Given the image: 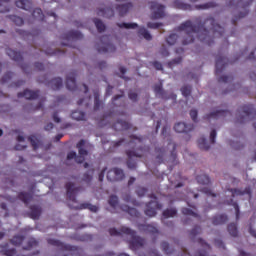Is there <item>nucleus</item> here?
<instances>
[{
    "mask_svg": "<svg viewBox=\"0 0 256 256\" xmlns=\"http://www.w3.org/2000/svg\"><path fill=\"white\" fill-rule=\"evenodd\" d=\"M176 31H185L186 36L182 40L184 45L193 43L196 35L201 43L211 47L212 43H215V37H223L225 28L217 24L213 17L207 18L204 22L201 17H196L193 21L187 20L180 24Z\"/></svg>",
    "mask_w": 256,
    "mask_h": 256,
    "instance_id": "nucleus-1",
    "label": "nucleus"
},
{
    "mask_svg": "<svg viewBox=\"0 0 256 256\" xmlns=\"http://www.w3.org/2000/svg\"><path fill=\"white\" fill-rule=\"evenodd\" d=\"M123 95H116L112 99V111L106 112L102 119L99 121L100 127H110L111 129H114V131H127V129H131V124L127 121L123 120H117L115 122V119L117 117H123L126 115L124 111L118 110L115 107H117V101L121 99Z\"/></svg>",
    "mask_w": 256,
    "mask_h": 256,
    "instance_id": "nucleus-2",
    "label": "nucleus"
},
{
    "mask_svg": "<svg viewBox=\"0 0 256 256\" xmlns=\"http://www.w3.org/2000/svg\"><path fill=\"white\" fill-rule=\"evenodd\" d=\"M131 141L129 142V145H135V148H132L130 150L126 151L127 155V167L128 169L135 170L137 169V160L141 159L145 155V153L149 152V147L141 146V143H143L142 138H138L135 136H131ZM137 143L139 144L137 147Z\"/></svg>",
    "mask_w": 256,
    "mask_h": 256,
    "instance_id": "nucleus-3",
    "label": "nucleus"
},
{
    "mask_svg": "<svg viewBox=\"0 0 256 256\" xmlns=\"http://www.w3.org/2000/svg\"><path fill=\"white\" fill-rule=\"evenodd\" d=\"M109 233L112 237H119V235H128L130 237L129 246L132 251H137V249H141V247H144L145 245V239L137 236V232L129 227L122 226L120 230L110 228Z\"/></svg>",
    "mask_w": 256,
    "mask_h": 256,
    "instance_id": "nucleus-4",
    "label": "nucleus"
},
{
    "mask_svg": "<svg viewBox=\"0 0 256 256\" xmlns=\"http://www.w3.org/2000/svg\"><path fill=\"white\" fill-rule=\"evenodd\" d=\"M240 113H243V115L238 118V123H245V121H253V119H256V110L252 104L242 106Z\"/></svg>",
    "mask_w": 256,
    "mask_h": 256,
    "instance_id": "nucleus-5",
    "label": "nucleus"
},
{
    "mask_svg": "<svg viewBox=\"0 0 256 256\" xmlns=\"http://www.w3.org/2000/svg\"><path fill=\"white\" fill-rule=\"evenodd\" d=\"M96 49L98 53H115L117 50L115 45L110 42L109 36H102L100 38V43L96 45Z\"/></svg>",
    "mask_w": 256,
    "mask_h": 256,
    "instance_id": "nucleus-6",
    "label": "nucleus"
},
{
    "mask_svg": "<svg viewBox=\"0 0 256 256\" xmlns=\"http://www.w3.org/2000/svg\"><path fill=\"white\" fill-rule=\"evenodd\" d=\"M154 200L150 201L148 204H146V210L144 211L145 215L147 217H155L157 215V211L159 209H162L163 205L157 201V197L155 195L151 196Z\"/></svg>",
    "mask_w": 256,
    "mask_h": 256,
    "instance_id": "nucleus-7",
    "label": "nucleus"
},
{
    "mask_svg": "<svg viewBox=\"0 0 256 256\" xmlns=\"http://www.w3.org/2000/svg\"><path fill=\"white\" fill-rule=\"evenodd\" d=\"M65 188H66V195L69 201H72V203H77V197L75 195H77L79 191H83V187L81 186L75 187V184L73 182H67L65 185Z\"/></svg>",
    "mask_w": 256,
    "mask_h": 256,
    "instance_id": "nucleus-8",
    "label": "nucleus"
},
{
    "mask_svg": "<svg viewBox=\"0 0 256 256\" xmlns=\"http://www.w3.org/2000/svg\"><path fill=\"white\" fill-rule=\"evenodd\" d=\"M150 9L153 11L151 19H163V17H165V5L157 2H151Z\"/></svg>",
    "mask_w": 256,
    "mask_h": 256,
    "instance_id": "nucleus-9",
    "label": "nucleus"
},
{
    "mask_svg": "<svg viewBox=\"0 0 256 256\" xmlns=\"http://www.w3.org/2000/svg\"><path fill=\"white\" fill-rule=\"evenodd\" d=\"M107 179L111 183H115V181H123L125 179V172L120 168H112L107 172Z\"/></svg>",
    "mask_w": 256,
    "mask_h": 256,
    "instance_id": "nucleus-10",
    "label": "nucleus"
},
{
    "mask_svg": "<svg viewBox=\"0 0 256 256\" xmlns=\"http://www.w3.org/2000/svg\"><path fill=\"white\" fill-rule=\"evenodd\" d=\"M139 231H144V233H148V235H151V237L157 238L159 237V229L156 228L153 224H139L138 225Z\"/></svg>",
    "mask_w": 256,
    "mask_h": 256,
    "instance_id": "nucleus-11",
    "label": "nucleus"
},
{
    "mask_svg": "<svg viewBox=\"0 0 256 256\" xmlns=\"http://www.w3.org/2000/svg\"><path fill=\"white\" fill-rule=\"evenodd\" d=\"M77 72L73 71L70 72L66 77V88L68 91H77Z\"/></svg>",
    "mask_w": 256,
    "mask_h": 256,
    "instance_id": "nucleus-12",
    "label": "nucleus"
},
{
    "mask_svg": "<svg viewBox=\"0 0 256 256\" xmlns=\"http://www.w3.org/2000/svg\"><path fill=\"white\" fill-rule=\"evenodd\" d=\"M195 129L193 124H187L185 122H178L174 125V131L176 133H191Z\"/></svg>",
    "mask_w": 256,
    "mask_h": 256,
    "instance_id": "nucleus-13",
    "label": "nucleus"
},
{
    "mask_svg": "<svg viewBox=\"0 0 256 256\" xmlns=\"http://www.w3.org/2000/svg\"><path fill=\"white\" fill-rule=\"evenodd\" d=\"M227 63H229V60L225 56H219L216 58V75H221L223 71L225 70V67H227Z\"/></svg>",
    "mask_w": 256,
    "mask_h": 256,
    "instance_id": "nucleus-14",
    "label": "nucleus"
},
{
    "mask_svg": "<svg viewBox=\"0 0 256 256\" xmlns=\"http://www.w3.org/2000/svg\"><path fill=\"white\" fill-rule=\"evenodd\" d=\"M17 97L19 99H21V97H25V99L33 101L39 98V90L33 91V90L25 89L23 92H19L17 94Z\"/></svg>",
    "mask_w": 256,
    "mask_h": 256,
    "instance_id": "nucleus-15",
    "label": "nucleus"
},
{
    "mask_svg": "<svg viewBox=\"0 0 256 256\" xmlns=\"http://www.w3.org/2000/svg\"><path fill=\"white\" fill-rule=\"evenodd\" d=\"M228 115H231L229 110H216L206 115L205 119H207V121H211V119H221V117H227Z\"/></svg>",
    "mask_w": 256,
    "mask_h": 256,
    "instance_id": "nucleus-16",
    "label": "nucleus"
},
{
    "mask_svg": "<svg viewBox=\"0 0 256 256\" xmlns=\"http://www.w3.org/2000/svg\"><path fill=\"white\" fill-rule=\"evenodd\" d=\"M97 15L99 17H105L106 19H111V17H115V11L111 7H102V8H98Z\"/></svg>",
    "mask_w": 256,
    "mask_h": 256,
    "instance_id": "nucleus-17",
    "label": "nucleus"
},
{
    "mask_svg": "<svg viewBox=\"0 0 256 256\" xmlns=\"http://www.w3.org/2000/svg\"><path fill=\"white\" fill-rule=\"evenodd\" d=\"M230 193H232V198L234 197H242V195H248L249 199H251V187H246L243 189H229Z\"/></svg>",
    "mask_w": 256,
    "mask_h": 256,
    "instance_id": "nucleus-18",
    "label": "nucleus"
},
{
    "mask_svg": "<svg viewBox=\"0 0 256 256\" xmlns=\"http://www.w3.org/2000/svg\"><path fill=\"white\" fill-rule=\"evenodd\" d=\"M63 39H65V41H77L83 39V34L79 31L71 30L64 34Z\"/></svg>",
    "mask_w": 256,
    "mask_h": 256,
    "instance_id": "nucleus-19",
    "label": "nucleus"
},
{
    "mask_svg": "<svg viewBox=\"0 0 256 256\" xmlns=\"http://www.w3.org/2000/svg\"><path fill=\"white\" fill-rule=\"evenodd\" d=\"M133 9L132 3H126L116 6V10L118 11L120 17H125Z\"/></svg>",
    "mask_w": 256,
    "mask_h": 256,
    "instance_id": "nucleus-20",
    "label": "nucleus"
},
{
    "mask_svg": "<svg viewBox=\"0 0 256 256\" xmlns=\"http://www.w3.org/2000/svg\"><path fill=\"white\" fill-rule=\"evenodd\" d=\"M0 253L5 256H15L17 255V249L9 248V244L0 245Z\"/></svg>",
    "mask_w": 256,
    "mask_h": 256,
    "instance_id": "nucleus-21",
    "label": "nucleus"
},
{
    "mask_svg": "<svg viewBox=\"0 0 256 256\" xmlns=\"http://www.w3.org/2000/svg\"><path fill=\"white\" fill-rule=\"evenodd\" d=\"M15 5L19 9H24V11H31L33 9V2L29 0H17Z\"/></svg>",
    "mask_w": 256,
    "mask_h": 256,
    "instance_id": "nucleus-22",
    "label": "nucleus"
},
{
    "mask_svg": "<svg viewBox=\"0 0 256 256\" xmlns=\"http://www.w3.org/2000/svg\"><path fill=\"white\" fill-rule=\"evenodd\" d=\"M120 209L125 213H128L130 217H136V218L141 217V213H139L137 209L129 207V205L123 204L120 206Z\"/></svg>",
    "mask_w": 256,
    "mask_h": 256,
    "instance_id": "nucleus-23",
    "label": "nucleus"
},
{
    "mask_svg": "<svg viewBox=\"0 0 256 256\" xmlns=\"http://www.w3.org/2000/svg\"><path fill=\"white\" fill-rule=\"evenodd\" d=\"M154 93L156 95V97H159L160 99H169V97H167V93L163 90V84H156L154 86Z\"/></svg>",
    "mask_w": 256,
    "mask_h": 256,
    "instance_id": "nucleus-24",
    "label": "nucleus"
},
{
    "mask_svg": "<svg viewBox=\"0 0 256 256\" xmlns=\"http://www.w3.org/2000/svg\"><path fill=\"white\" fill-rule=\"evenodd\" d=\"M18 199L23 202L24 205H29L33 199V194L29 192L18 193Z\"/></svg>",
    "mask_w": 256,
    "mask_h": 256,
    "instance_id": "nucleus-25",
    "label": "nucleus"
},
{
    "mask_svg": "<svg viewBox=\"0 0 256 256\" xmlns=\"http://www.w3.org/2000/svg\"><path fill=\"white\" fill-rule=\"evenodd\" d=\"M30 219L37 220L41 217V207L37 205L30 206Z\"/></svg>",
    "mask_w": 256,
    "mask_h": 256,
    "instance_id": "nucleus-26",
    "label": "nucleus"
},
{
    "mask_svg": "<svg viewBox=\"0 0 256 256\" xmlns=\"http://www.w3.org/2000/svg\"><path fill=\"white\" fill-rule=\"evenodd\" d=\"M49 85L53 91H59L63 87V79L61 77L54 78L49 82Z\"/></svg>",
    "mask_w": 256,
    "mask_h": 256,
    "instance_id": "nucleus-27",
    "label": "nucleus"
},
{
    "mask_svg": "<svg viewBox=\"0 0 256 256\" xmlns=\"http://www.w3.org/2000/svg\"><path fill=\"white\" fill-rule=\"evenodd\" d=\"M226 221H229V218L225 214L217 215L212 218L213 225H224Z\"/></svg>",
    "mask_w": 256,
    "mask_h": 256,
    "instance_id": "nucleus-28",
    "label": "nucleus"
},
{
    "mask_svg": "<svg viewBox=\"0 0 256 256\" xmlns=\"http://www.w3.org/2000/svg\"><path fill=\"white\" fill-rule=\"evenodd\" d=\"M95 173V169L91 168L86 173H84L82 181L87 185H91V181H93V175Z\"/></svg>",
    "mask_w": 256,
    "mask_h": 256,
    "instance_id": "nucleus-29",
    "label": "nucleus"
},
{
    "mask_svg": "<svg viewBox=\"0 0 256 256\" xmlns=\"http://www.w3.org/2000/svg\"><path fill=\"white\" fill-rule=\"evenodd\" d=\"M39 246V241L35 238H30L27 241V245L23 246L24 251H31V249H35V247Z\"/></svg>",
    "mask_w": 256,
    "mask_h": 256,
    "instance_id": "nucleus-30",
    "label": "nucleus"
},
{
    "mask_svg": "<svg viewBox=\"0 0 256 256\" xmlns=\"http://www.w3.org/2000/svg\"><path fill=\"white\" fill-rule=\"evenodd\" d=\"M23 241H25V236H23V235H15L10 240V243L13 244L15 247H21V245H23Z\"/></svg>",
    "mask_w": 256,
    "mask_h": 256,
    "instance_id": "nucleus-31",
    "label": "nucleus"
},
{
    "mask_svg": "<svg viewBox=\"0 0 256 256\" xmlns=\"http://www.w3.org/2000/svg\"><path fill=\"white\" fill-rule=\"evenodd\" d=\"M8 55L11 57V59H13V61H16L17 63H21V61H23V54H21V52L10 50Z\"/></svg>",
    "mask_w": 256,
    "mask_h": 256,
    "instance_id": "nucleus-32",
    "label": "nucleus"
},
{
    "mask_svg": "<svg viewBox=\"0 0 256 256\" xmlns=\"http://www.w3.org/2000/svg\"><path fill=\"white\" fill-rule=\"evenodd\" d=\"M197 183L200 185H209L211 183V179L206 174H201L196 177Z\"/></svg>",
    "mask_w": 256,
    "mask_h": 256,
    "instance_id": "nucleus-33",
    "label": "nucleus"
},
{
    "mask_svg": "<svg viewBox=\"0 0 256 256\" xmlns=\"http://www.w3.org/2000/svg\"><path fill=\"white\" fill-rule=\"evenodd\" d=\"M166 149L161 147H156L155 148V153H156V159L158 160V163H163V157H165Z\"/></svg>",
    "mask_w": 256,
    "mask_h": 256,
    "instance_id": "nucleus-34",
    "label": "nucleus"
},
{
    "mask_svg": "<svg viewBox=\"0 0 256 256\" xmlns=\"http://www.w3.org/2000/svg\"><path fill=\"white\" fill-rule=\"evenodd\" d=\"M32 16L37 21H45V15L43 14V10H41V8L34 9L32 12Z\"/></svg>",
    "mask_w": 256,
    "mask_h": 256,
    "instance_id": "nucleus-35",
    "label": "nucleus"
},
{
    "mask_svg": "<svg viewBox=\"0 0 256 256\" xmlns=\"http://www.w3.org/2000/svg\"><path fill=\"white\" fill-rule=\"evenodd\" d=\"M72 119H75V121H85V112L80 110H75L71 114Z\"/></svg>",
    "mask_w": 256,
    "mask_h": 256,
    "instance_id": "nucleus-36",
    "label": "nucleus"
},
{
    "mask_svg": "<svg viewBox=\"0 0 256 256\" xmlns=\"http://www.w3.org/2000/svg\"><path fill=\"white\" fill-rule=\"evenodd\" d=\"M182 213L186 215V217H195V219L201 221V216L189 208H182Z\"/></svg>",
    "mask_w": 256,
    "mask_h": 256,
    "instance_id": "nucleus-37",
    "label": "nucleus"
},
{
    "mask_svg": "<svg viewBox=\"0 0 256 256\" xmlns=\"http://www.w3.org/2000/svg\"><path fill=\"white\" fill-rule=\"evenodd\" d=\"M138 35L145 38L146 41H151V39H153V36H151V33H149V31L145 29V27L139 28Z\"/></svg>",
    "mask_w": 256,
    "mask_h": 256,
    "instance_id": "nucleus-38",
    "label": "nucleus"
},
{
    "mask_svg": "<svg viewBox=\"0 0 256 256\" xmlns=\"http://www.w3.org/2000/svg\"><path fill=\"white\" fill-rule=\"evenodd\" d=\"M101 108V100L99 99V90H94V111H99Z\"/></svg>",
    "mask_w": 256,
    "mask_h": 256,
    "instance_id": "nucleus-39",
    "label": "nucleus"
},
{
    "mask_svg": "<svg viewBox=\"0 0 256 256\" xmlns=\"http://www.w3.org/2000/svg\"><path fill=\"white\" fill-rule=\"evenodd\" d=\"M93 23L95 24L98 33H103V31H105V29L107 28V27L105 26V24L103 23V21H101V20L98 19V18H94V19H93Z\"/></svg>",
    "mask_w": 256,
    "mask_h": 256,
    "instance_id": "nucleus-40",
    "label": "nucleus"
},
{
    "mask_svg": "<svg viewBox=\"0 0 256 256\" xmlns=\"http://www.w3.org/2000/svg\"><path fill=\"white\" fill-rule=\"evenodd\" d=\"M174 7H176V9H182V11H191L190 4L179 2L178 0L174 2Z\"/></svg>",
    "mask_w": 256,
    "mask_h": 256,
    "instance_id": "nucleus-41",
    "label": "nucleus"
},
{
    "mask_svg": "<svg viewBox=\"0 0 256 256\" xmlns=\"http://www.w3.org/2000/svg\"><path fill=\"white\" fill-rule=\"evenodd\" d=\"M117 27H119L120 29H137V27H139V25L137 23H117Z\"/></svg>",
    "mask_w": 256,
    "mask_h": 256,
    "instance_id": "nucleus-42",
    "label": "nucleus"
},
{
    "mask_svg": "<svg viewBox=\"0 0 256 256\" xmlns=\"http://www.w3.org/2000/svg\"><path fill=\"white\" fill-rule=\"evenodd\" d=\"M198 147L199 149H201L202 151H209L210 149V146L209 144L207 143V139L205 138H200L198 140Z\"/></svg>",
    "mask_w": 256,
    "mask_h": 256,
    "instance_id": "nucleus-43",
    "label": "nucleus"
},
{
    "mask_svg": "<svg viewBox=\"0 0 256 256\" xmlns=\"http://www.w3.org/2000/svg\"><path fill=\"white\" fill-rule=\"evenodd\" d=\"M78 209H89V211H92V213H97L99 211V207L89 203L81 204Z\"/></svg>",
    "mask_w": 256,
    "mask_h": 256,
    "instance_id": "nucleus-44",
    "label": "nucleus"
},
{
    "mask_svg": "<svg viewBox=\"0 0 256 256\" xmlns=\"http://www.w3.org/2000/svg\"><path fill=\"white\" fill-rule=\"evenodd\" d=\"M228 233L232 236V237H237V235H239V231L237 230V224L235 223H230L228 225Z\"/></svg>",
    "mask_w": 256,
    "mask_h": 256,
    "instance_id": "nucleus-45",
    "label": "nucleus"
},
{
    "mask_svg": "<svg viewBox=\"0 0 256 256\" xmlns=\"http://www.w3.org/2000/svg\"><path fill=\"white\" fill-rule=\"evenodd\" d=\"M177 215V209L170 208L163 211L164 219H169V217H175Z\"/></svg>",
    "mask_w": 256,
    "mask_h": 256,
    "instance_id": "nucleus-46",
    "label": "nucleus"
},
{
    "mask_svg": "<svg viewBox=\"0 0 256 256\" xmlns=\"http://www.w3.org/2000/svg\"><path fill=\"white\" fill-rule=\"evenodd\" d=\"M217 7V3L214 1L207 2L205 4L197 5L196 9H213Z\"/></svg>",
    "mask_w": 256,
    "mask_h": 256,
    "instance_id": "nucleus-47",
    "label": "nucleus"
},
{
    "mask_svg": "<svg viewBox=\"0 0 256 256\" xmlns=\"http://www.w3.org/2000/svg\"><path fill=\"white\" fill-rule=\"evenodd\" d=\"M108 203H109L110 207H113V209H115V207H117L119 205V198L115 195H111L109 197Z\"/></svg>",
    "mask_w": 256,
    "mask_h": 256,
    "instance_id": "nucleus-48",
    "label": "nucleus"
},
{
    "mask_svg": "<svg viewBox=\"0 0 256 256\" xmlns=\"http://www.w3.org/2000/svg\"><path fill=\"white\" fill-rule=\"evenodd\" d=\"M227 205H232V207H234L235 212H236V219H239V215H240V210H239V204H237V202L233 201V198H231L228 202Z\"/></svg>",
    "mask_w": 256,
    "mask_h": 256,
    "instance_id": "nucleus-49",
    "label": "nucleus"
},
{
    "mask_svg": "<svg viewBox=\"0 0 256 256\" xmlns=\"http://www.w3.org/2000/svg\"><path fill=\"white\" fill-rule=\"evenodd\" d=\"M177 39H179L177 34H170L166 39V43H168V45H175V43H177Z\"/></svg>",
    "mask_w": 256,
    "mask_h": 256,
    "instance_id": "nucleus-50",
    "label": "nucleus"
},
{
    "mask_svg": "<svg viewBox=\"0 0 256 256\" xmlns=\"http://www.w3.org/2000/svg\"><path fill=\"white\" fill-rule=\"evenodd\" d=\"M181 93L183 97H189L191 95V86L185 85L181 88Z\"/></svg>",
    "mask_w": 256,
    "mask_h": 256,
    "instance_id": "nucleus-51",
    "label": "nucleus"
},
{
    "mask_svg": "<svg viewBox=\"0 0 256 256\" xmlns=\"http://www.w3.org/2000/svg\"><path fill=\"white\" fill-rule=\"evenodd\" d=\"M201 228L200 226H196L194 227L191 231H190V237L191 239H195V237H197V235H199V233H201Z\"/></svg>",
    "mask_w": 256,
    "mask_h": 256,
    "instance_id": "nucleus-52",
    "label": "nucleus"
},
{
    "mask_svg": "<svg viewBox=\"0 0 256 256\" xmlns=\"http://www.w3.org/2000/svg\"><path fill=\"white\" fill-rule=\"evenodd\" d=\"M123 200L126 202V203H132V205H137V200L133 199L131 197V194H124L123 195Z\"/></svg>",
    "mask_w": 256,
    "mask_h": 256,
    "instance_id": "nucleus-53",
    "label": "nucleus"
},
{
    "mask_svg": "<svg viewBox=\"0 0 256 256\" xmlns=\"http://www.w3.org/2000/svg\"><path fill=\"white\" fill-rule=\"evenodd\" d=\"M28 141H30L34 151L39 148V144H38L37 138H35V136L28 137Z\"/></svg>",
    "mask_w": 256,
    "mask_h": 256,
    "instance_id": "nucleus-54",
    "label": "nucleus"
},
{
    "mask_svg": "<svg viewBox=\"0 0 256 256\" xmlns=\"http://www.w3.org/2000/svg\"><path fill=\"white\" fill-rule=\"evenodd\" d=\"M161 248L164 251V253H166V255H171V253H173V251L170 250L169 244L167 242H162Z\"/></svg>",
    "mask_w": 256,
    "mask_h": 256,
    "instance_id": "nucleus-55",
    "label": "nucleus"
},
{
    "mask_svg": "<svg viewBox=\"0 0 256 256\" xmlns=\"http://www.w3.org/2000/svg\"><path fill=\"white\" fill-rule=\"evenodd\" d=\"M201 192L207 195L208 197H217V194L213 193V191H211V189L207 187L202 188Z\"/></svg>",
    "mask_w": 256,
    "mask_h": 256,
    "instance_id": "nucleus-56",
    "label": "nucleus"
},
{
    "mask_svg": "<svg viewBox=\"0 0 256 256\" xmlns=\"http://www.w3.org/2000/svg\"><path fill=\"white\" fill-rule=\"evenodd\" d=\"M229 81H233V76H220L218 78V83H229Z\"/></svg>",
    "mask_w": 256,
    "mask_h": 256,
    "instance_id": "nucleus-57",
    "label": "nucleus"
},
{
    "mask_svg": "<svg viewBox=\"0 0 256 256\" xmlns=\"http://www.w3.org/2000/svg\"><path fill=\"white\" fill-rule=\"evenodd\" d=\"M12 21L13 23H15V25H17L18 27H21V25H23L24 21L23 18L19 17V16H12Z\"/></svg>",
    "mask_w": 256,
    "mask_h": 256,
    "instance_id": "nucleus-58",
    "label": "nucleus"
},
{
    "mask_svg": "<svg viewBox=\"0 0 256 256\" xmlns=\"http://www.w3.org/2000/svg\"><path fill=\"white\" fill-rule=\"evenodd\" d=\"M163 25L162 23H157V22H148L147 27L149 29H159Z\"/></svg>",
    "mask_w": 256,
    "mask_h": 256,
    "instance_id": "nucleus-59",
    "label": "nucleus"
},
{
    "mask_svg": "<svg viewBox=\"0 0 256 256\" xmlns=\"http://www.w3.org/2000/svg\"><path fill=\"white\" fill-rule=\"evenodd\" d=\"M136 193H137L138 197H144V195L147 193V188L138 187L136 190Z\"/></svg>",
    "mask_w": 256,
    "mask_h": 256,
    "instance_id": "nucleus-60",
    "label": "nucleus"
},
{
    "mask_svg": "<svg viewBox=\"0 0 256 256\" xmlns=\"http://www.w3.org/2000/svg\"><path fill=\"white\" fill-rule=\"evenodd\" d=\"M128 97H129L130 101H133L135 103V102H137L139 95L136 92L130 91L128 93Z\"/></svg>",
    "mask_w": 256,
    "mask_h": 256,
    "instance_id": "nucleus-61",
    "label": "nucleus"
},
{
    "mask_svg": "<svg viewBox=\"0 0 256 256\" xmlns=\"http://www.w3.org/2000/svg\"><path fill=\"white\" fill-rule=\"evenodd\" d=\"M181 61H183V58H181V57L175 58L168 63V67L171 68V67H173V65H179V63H181Z\"/></svg>",
    "mask_w": 256,
    "mask_h": 256,
    "instance_id": "nucleus-62",
    "label": "nucleus"
},
{
    "mask_svg": "<svg viewBox=\"0 0 256 256\" xmlns=\"http://www.w3.org/2000/svg\"><path fill=\"white\" fill-rule=\"evenodd\" d=\"M197 243H199V245H201L205 249H211V246L207 242H205V240H203L202 238H198Z\"/></svg>",
    "mask_w": 256,
    "mask_h": 256,
    "instance_id": "nucleus-63",
    "label": "nucleus"
},
{
    "mask_svg": "<svg viewBox=\"0 0 256 256\" xmlns=\"http://www.w3.org/2000/svg\"><path fill=\"white\" fill-rule=\"evenodd\" d=\"M190 117L194 123H197V117H198V112L197 110L193 109L190 111Z\"/></svg>",
    "mask_w": 256,
    "mask_h": 256,
    "instance_id": "nucleus-64",
    "label": "nucleus"
}]
</instances>
